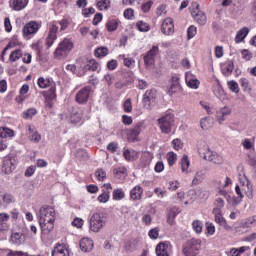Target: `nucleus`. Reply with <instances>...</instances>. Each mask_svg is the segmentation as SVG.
Returning a JSON list of instances; mask_svg holds the SVG:
<instances>
[{
  "label": "nucleus",
  "mask_w": 256,
  "mask_h": 256,
  "mask_svg": "<svg viewBox=\"0 0 256 256\" xmlns=\"http://www.w3.org/2000/svg\"><path fill=\"white\" fill-rule=\"evenodd\" d=\"M39 225L43 233H51L55 228V217L57 213L55 209L50 206H43L40 208Z\"/></svg>",
  "instance_id": "obj_1"
},
{
  "label": "nucleus",
  "mask_w": 256,
  "mask_h": 256,
  "mask_svg": "<svg viewBox=\"0 0 256 256\" xmlns=\"http://www.w3.org/2000/svg\"><path fill=\"white\" fill-rule=\"evenodd\" d=\"M59 26L60 31H65L67 27H69V22L67 19H63L61 21L53 22L50 24L48 28V34L45 39L46 49H51L55 41H57V31H59Z\"/></svg>",
  "instance_id": "obj_2"
},
{
  "label": "nucleus",
  "mask_w": 256,
  "mask_h": 256,
  "mask_svg": "<svg viewBox=\"0 0 256 256\" xmlns=\"http://www.w3.org/2000/svg\"><path fill=\"white\" fill-rule=\"evenodd\" d=\"M73 39L72 38H64L57 46L54 51L55 59H65L71 51H73Z\"/></svg>",
  "instance_id": "obj_3"
},
{
  "label": "nucleus",
  "mask_w": 256,
  "mask_h": 256,
  "mask_svg": "<svg viewBox=\"0 0 256 256\" xmlns=\"http://www.w3.org/2000/svg\"><path fill=\"white\" fill-rule=\"evenodd\" d=\"M157 121L161 133H164V135H169V133H171V129H173V125H175V116H173L171 113H167L160 117Z\"/></svg>",
  "instance_id": "obj_4"
},
{
  "label": "nucleus",
  "mask_w": 256,
  "mask_h": 256,
  "mask_svg": "<svg viewBox=\"0 0 256 256\" xmlns=\"http://www.w3.org/2000/svg\"><path fill=\"white\" fill-rule=\"evenodd\" d=\"M201 249V240L192 238L183 244L182 253L184 256H197Z\"/></svg>",
  "instance_id": "obj_5"
},
{
  "label": "nucleus",
  "mask_w": 256,
  "mask_h": 256,
  "mask_svg": "<svg viewBox=\"0 0 256 256\" xmlns=\"http://www.w3.org/2000/svg\"><path fill=\"white\" fill-rule=\"evenodd\" d=\"M103 227H105V219H103L101 214L94 213L90 217V231H93V233H99Z\"/></svg>",
  "instance_id": "obj_6"
},
{
  "label": "nucleus",
  "mask_w": 256,
  "mask_h": 256,
  "mask_svg": "<svg viewBox=\"0 0 256 256\" xmlns=\"http://www.w3.org/2000/svg\"><path fill=\"white\" fill-rule=\"evenodd\" d=\"M91 96V87L86 86L80 89L75 95V101L79 105H86L87 101H89V97Z\"/></svg>",
  "instance_id": "obj_7"
},
{
  "label": "nucleus",
  "mask_w": 256,
  "mask_h": 256,
  "mask_svg": "<svg viewBox=\"0 0 256 256\" xmlns=\"http://www.w3.org/2000/svg\"><path fill=\"white\" fill-rule=\"evenodd\" d=\"M39 31V24L35 21L28 22L22 30L23 37L25 39H31L32 35H35Z\"/></svg>",
  "instance_id": "obj_8"
},
{
  "label": "nucleus",
  "mask_w": 256,
  "mask_h": 256,
  "mask_svg": "<svg viewBox=\"0 0 256 256\" xmlns=\"http://www.w3.org/2000/svg\"><path fill=\"white\" fill-rule=\"evenodd\" d=\"M1 171L5 173V175H11V173L15 171V158L6 156L3 159Z\"/></svg>",
  "instance_id": "obj_9"
},
{
  "label": "nucleus",
  "mask_w": 256,
  "mask_h": 256,
  "mask_svg": "<svg viewBox=\"0 0 256 256\" xmlns=\"http://www.w3.org/2000/svg\"><path fill=\"white\" fill-rule=\"evenodd\" d=\"M204 159L214 163L215 165H223V162L225 161L223 156L219 155L217 152L211 151L210 149L205 152Z\"/></svg>",
  "instance_id": "obj_10"
},
{
  "label": "nucleus",
  "mask_w": 256,
  "mask_h": 256,
  "mask_svg": "<svg viewBox=\"0 0 256 256\" xmlns=\"http://www.w3.org/2000/svg\"><path fill=\"white\" fill-rule=\"evenodd\" d=\"M159 53V47L153 46L147 53L144 55V63L146 67H151V65L155 64V57Z\"/></svg>",
  "instance_id": "obj_11"
},
{
  "label": "nucleus",
  "mask_w": 256,
  "mask_h": 256,
  "mask_svg": "<svg viewBox=\"0 0 256 256\" xmlns=\"http://www.w3.org/2000/svg\"><path fill=\"white\" fill-rule=\"evenodd\" d=\"M163 35H173L175 32V24L171 18H165L161 25Z\"/></svg>",
  "instance_id": "obj_12"
},
{
  "label": "nucleus",
  "mask_w": 256,
  "mask_h": 256,
  "mask_svg": "<svg viewBox=\"0 0 256 256\" xmlns=\"http://www.w3.org/2000/svg\"><path fill=\"white\" fill-rule=\"evenodd\" d=\"M231 108L228 106H224L222 108H220L217 112H216V121L217 123H219V125H223V123H225L226 121V117L228 115H231Z\"/></svg>",
  "instance_id": "obj_13"
},
{
  "label": "nucleus",
  "mask_w": 256,
  "mask_h": 256,
  "mask_svg": "<svg viewBox=\"0 0 256 256\" xmlns=\"http://www.w3.org/2000/svg\"><path fill=\"white\" fill-rule=\"evenodd\" d=\"M169 251H171V243L161 242L156 246V255L157 256H169Z\"/></svg>",
  "instance_id": "obj_14"
},
{
  "label": "nucleus",
  "mask_w": 256,
  "mask_h": 256,
  "mask_svg": "<svg viewBox=\"0 0 256 256\" xmlns=\"http://www.w3.org/2000/svg\"><path fill=\"white\" fill-rule=\"evenodd\" d=\"M29 5V0H9V7L12 11H23Z\"/></svg>",
  "instance_id": "obj_15"
},
{
  "label": "nucleus",
  "mask_w": 256,
  "mask_h": 256,
  "mask_svg": "<svg viewBox=\"0 0 256 256\" xmlns=\"http://www.w3.org/2000/svg\"><path fill=\"white\" fill-rule=\"evenodd\" d=\"M155 99H157V91L153 89L147 90L143 96L145 107H151V103H155Z\"/></svg>",
  "instance_id": "obj_16"
},
{
  "label": "nucleus",
  "mask_w": 256,
  "mask_h": 256,
  "mask_svg": "<svg viewBox=\"0 0 256 256\" xmlns=\"http://www.w3.org/2000/svg\"><path fill=\"white\" fill-rule=\"evenodd\" d=\"M81 119H83V108L73 107L70 111L71 123H80Z\"/></svg>",
  "instance_id": "obj_17"
},
{
  "label": "nucleus",
  "mask_w": 256,
  "mask_h": 256,
  "mask_svg": "<svg viewBox=\"0 0 256 256\" xmlns=\"http://www.w3.org/2000/svg\"><path fill=\"white\" fill-rule=\"evenodd\" d=\"M26 239L27 237L24 233L14 232L11 234L10 243L19 247V245H23L25 243Z\"/></svg>",
  "instance_id": "obj_18"
},
{
  "label": "nucleus",
  "mask_w": 256,
  "mask_h": 256,
  "mask_svg": "<svg viewBox=\"0 0 256 256\" xmlns=\"http://www.w3.org/2000/svg\"><path fill=\"white\" fill-rule=\"evenodd\" d=\"M141 131H143V122H138L133 128L128 131V137H130L132 141H137V137L141 135Z\"/></svg>",
  "instance_id": "obj_19"
},
{
  "label": "nucleus",
  "mask_w": 256,
  "mask_h": 256,
  "mask_svg": "<svg viewBox=\"0 0 256 256\" xmlns=\"http://www.w3.org/2000/svg\"><path fill=\"white\" fill-rule=\"evenodd\" d=\"M130 199L132 201H141L143 199V188L139 185L130 190Z\"/></svg>",
  "instance_id": "obj_20"
},
{
  "label": "nucleus",
  "mask_w": 256,
  "mask_h": 256,
  "mask_svg": "<svg viewBox=\"0 0 256 256\" xmlns=\"http://www.w3.org/2000/svg\"><path fill=\"white\" fill-rule=\"evenodd\" d=\"M94 243L90 238H82L80 240V249L84 253H89V251H93Z\"/></svg>",
  "instance_id": "obj_21"
},
{
  "label": "nucleus",
  "mask_w": 256,
  "mask_h": 256,
  "mask_svg": "<svg viewBox=\"0 0 256 256\" xmlns=\"http://www.w3.org/2000/svg\"><path fill=\"white\" fill-rule=\"evenodd\" d=\"M28 139L32 141V143H39L41 141V134L35 130V127L29 125L27 129Z\"/></svg>",
  "instance_id": "obj_22"
},
{
  "label": "nucleus",
  "mask_w": 256,
  "mask_h": 256,
  "mask_svg": "<svg viewBox=\"0 0 256 256\" xmlns=\"http://www.w3.org/2000/svg\"><path fill=\"white\" fill-rule=\"evenodd\" d=\"M240 183H242L243 187H247V190H245V194L248 197V199H253V186L247 179V176H243V178H240Z\"/></svg>",
  "instance_id": "obj_23"
},
{
  "label": "nucleus",
  "mask_w": 256,
  "mask_h": 256,
  "mask_svg": "<svg viewBox=\"0 0 256 256\" xmlns=\"http://www.w3.org/2000/svg\"><path fill=\"white\" fill-rule=\"evenodd\" d=\"M52 256H69V249H67V246L60 244L54 248Z\"/></svg>",
  "instance_id": "obj_24"
},
{
  "label": "nucleus",
  "mask_w": 256,
  "mask_h": 256,
  "mask_svg": "<svg viewBox=\"0 0 256 256\" xmlns=\"http://www.w3.org/2000/svg\"><path fill=\"white\" fill-rule=\"evenodd\" d=\"M186 84L190 87V89H197L199 87V80L193 77V74L186 73Z\"/></svg>",
  "instance_id": "obj_25"
},
{
  "label": "nucleus",
  "mask_w": 256,
  "mask_h": 256,
  "mask_svg": "<svg viewBox=\"0 0 256 256\" xmlns=\"http://www.w3.org/2000/svg\"><path fill=\"white\" fill-rule=\"evenodd\" d=\"M213 118L212 117H204L200 120V126L203 131H209L211 127H213Z\"/></svg>",
  "instance_id": "obj_26"
},
{
  "label": "nucleus",
  "mask_w": 256,
  "mask_h": 256,
  "mask_svg": "<svg viewBox=\"0 0 256 256\" xmlns=\"http://www.w3.org/2000/svg\"><path fill=\"white\" fill-rule=\"evenodd\" d=\"M192 17H194L195 21H197L199 25H205V23H207V16L201 11L192 12Z\"/></svg>",
  "instance_id": "obj_27"
},
{
  "label": "nucleus",
  "mask_w": 256,
  "mask_h": 256,
  "mask_svg": "<svg viewBox=\"0 0 256 256\" xmlns=\"http://www.w3.org/2000/svg\"><path fill=\"white\" fill-rule=\"evenodd\" d=\"M221 69H222L223 75H225L226 77H229V75H231V73H233V69H235L233 61L226 62L225 64H223L221 66Z\"/></svg>",
  "instance_id": "obj_28"
},
{
  "label": "nucleus",
  "mask_w": 256,
  "mask_h": 256,
  "mask_svg": "<svg viewBox=\"0 0 256 256\" xmlns=\"http://www.w3.org/2000/svg\"><path fill=\"white\" fill-rule=\"evenodd\" d=\"M205 180V172L203 170H198L194 175L192 180V185H200Z\"/></svg>",
  "instance_id": "obj_29"
},
{
  "label": "nucleus",
  "mask_w": 256,
  "mask_h": 256,
  "mask_svg": "<svg viewBox=\"0 0 256 256\" xmlns=\"http://www.w3.org/2000/svg\"><path fill=\"white\" fill-rule=\"evenodd\" d=\"M124 157L126 161H137V159H139V152L135 150H126L124 151Z\"/></svg>",
  "instance_id": "obj_30"
},
{
  "label": "nucleus",
  "mask_w": 256,
  "mask_h": 256,
  "mask_svg": "<svg viewBox=\"0 0 256 256\" xmlns=\"http://www.w3.org/2000/svg\"><path fill=\"white\" fill-rule=\"evenodd\" d=\"M247 35H249V28L244 27V28L240 29L236 34L235 42L241 43V41H243V39H245V37H247Z\"/></svg>",
  "instance_id": "obj_31"
},
{
  "label": "nucleus",
  "mask_w": 256,
  "mask_h": 256,
  "mask_svg": "<svg viewBox=\"0 0 256 256\" xmlns=\"http://www.w3.org/2000/svg\"><path fill=\"white\" fill-rule=\"evenodd\" d=\"M223 207H225V200H223V198H217L214 201V209L212 212L219 214V212H223Z\"/></svg>",
  "instance_id": "obj_32"
},
{
  "label": "nucleus",
  "mask_w": 256,
  "mask_h": 256,
  "mask_svg": "<svg viewBox=\"0 0 256 256\" xmlns=\"http://www.w3.org/2000/svg\"><path fill=\"white\" fill-rule=\"evenodd\" d=\"M1 139H7L9 137H15V131L7 127L0 128Z\"/></svg>",
  "instance_id": "obj_33"
},
{
  "label": "nucleus",
  "mask_w": 256,
  "mask_h": 256,
  "mask_svg": "<svg viewBox=\"0 0 256 256\" xmlns=\"http://www.w3.org/2000/svg\"><path fill=\"white\" fill-rule=\"evenodd\" d=\"M214 215L215 222L218 223V225H221L222 227H227V221L223 217V212H212Z\"/></svg>",
  "instance_id": "obj_34"
},
{
  "label": "nucleus",
  "mask_w": 256,
  "mask_h": 256,
  "mask_svg": "<svg viewBox=\"0 0 256 256\" xmlns=\"http://www.w3.org/2000/svg\"><path fill=\"white\" fill-rule=\"evenodd\" d=\"M136 27L138 29V31H140L141 33H147V31H150L151 26L149 25V23L140 20L136 23Z\"/></svg>",
  "instance_id": "obj_35"
},
{
  "label": "nucleus",
  "mask_w": 256,
  "mask_h": 256,
  "mask_svg": "<svg viewBox=\"0 0 256 256\" xmlns=\"http://www.w3.org/2000/svg\"><path fill=\"white\" fill-rule=\"evenodd\" d=\"M181 89V84H179V78L178 77H172V83L170 86L169 93H177Z\"/></svg>",
  "instance_id": "obj_36"
},
{
  "label": "nucleus",
  "mask_w": 256,
  "mask_h": 256,
  "mask_svg": "<svg viewBox=\"0 0 256 256\" xmlns=\"http://www.w3.org/2000/svg\"><path fill=\"white\" fill-rule=\"evenodd\" d=\"M20 57H23V50L16 49L13 52H11V54L9 56V61L11 63H15V61H19Z\"/></svg>",
  "instance_id": "obj_37"
},
{
  "label": "nucleus",
  "mask_w": 256,
  "mask_h": 256,
  "mask_svg": "<svg viewBox=\"0 0 256 256\" xmlns=\"http://www.w3.org/2000/svg\"><path fill=\"white\" fill-rule=\"evenodd\" d=\"M182 173H187L189 171V166L191 165V162L189 161V157L187 155H184L180 161Z\"/></svg>",
  "instance_id": "obj_38"
},
{
  "label": "nucleus",
  "mask_w": 256,
  "mask_h": 256,
  "mask_svg": "<svg viewBox=\"0 0 256 256\" xmlns=\"http://www.w3.org/2000/svg\"><path fill=\"white\" fill-rule=\"evenodd\" d=\"M245 251H249L248 246H241L239 248H232L230 250V255L231 256H241V255H243V253H245Z\"/></svg>",
  "instance_id": "obj_39"
},
{
  "label": "nucleus",
  "mask_w": 256,
  "mask_h": 256,
  "mask_svg": "<svg viewBox=\"0 0 256 256\" xmlns=\"http://www.w3.org/2000/svg\"><path fill=\"white\" fill-rule=\"evenodd\" d=\"M99 69V64L95 60H89L84 66L85 71H97Z\"/></svg>",
  "instance_id": "obj_40"
},
{
  "label": "nucleus",
  "mask_w": 256,
  "mask_h": 256,
  "mask_svg": "<svg viewBox=\"0 0 256 256\" xmlns=\"http://www.w3.org/2000/svg\"><path fill=\"white\" fill-rule=\"evenodd\" d=\"M111 5V1L109 0H100L97 2L96 7L99 9V11H107Z\"/></svg>",
  "instance_id": "obj_41"
},
{
  "label": "nucleus",
  "mask_w": 256,
  "mask_h": 256,
  "mask_svg": "<svg viewBox=\"0 0 256 256\" xmlns=\"http://www.w3.org/2000/svg\"><path fill=\"white\" fill-rule=\"evenodd\" d=\"M94 55L98 58L107 57L109 55V49L107 47H99L95 50Z\"/></svg>",
  "instance_id": "obj_42"
},
{
  "label": "nucleus",
  "mask_w": 256,
  "mask_h": 256,
  "mask_svg": "<svg viewBox=\"0 0 256 256\" xmlns=\"http://www.w3.org/2000/svg\"><path fill=\"white\" fill-rule=\"evenodd\" d=\"M50 85H53V81L45 79L43 77H40L38 79V87H40V89H47V87H49Z\"/></svg>",
  "instance_id": "obj_43"
},
{
  "label": "nucleus",
  "mask_w": 256,
  "mask_h": 256,
  "mask_svg": "<svg viewBox=\"0 0 256 256\" xmlns=\"http://www.w3.org/2000/svg\"><path fill=\"white\" fill-rule=\"evenodd\" d=\"M123 199H125V192H123V189H115L113 191V200L121 201Z\"/></svg>",
  "instance_id": "obj_44"
},
{
  "label": "nucleus",
  "mask_w": 256,
  "mask_h": 256,
  "mask_svg": "<svg viewBox=\"0 0 256 256\" xmlns=\"http://www.w3.org/2000/svg\"><path fill=\"white\" fill-rule=\"evenodd\" d=\"M227 87L232 91V93H239V84L235 80H230L227 82Z\"/></svg>",
  "instance_id": "obj_45"
},
{
  "label": "nucleus",
  "mask_w": 256,
  "mask_h": 256,
  "mask_svg": "<svg viewBox=\"0 0 256 256\" xmlns=\"http://www.w3.org/2000/svg\"><path fill=\"white\" fill-rule=\"evenodd\" d=\"M117 27H119V23L115 19L108 21L106 24L107 31L109 32L117 31Z\"/></svg>",
  "instance_id": "obj_46"
},
{
  "label": "nucleus",
  "mask_w": 256,
  "mask_h": 256,
  "mask_svg": "<svg viewBox=\"0 0 256 256\" xmlns=\"http://www.w3.org/2000/svg\"><path fill=\"white\" fill-rule=\"evenodd\" d=\"M213 93H214L215 97H217L218 99H221V97H223V95H225V91L219 84H217L213 87Z\"/></svg>",
  "instance_id": "obj_47"
},
{
  "label": "nucleus",
  "mask_w": 256,
  "mask_h": 256,
  "mask_svg": "<svg viewBox=\"0 0 256 256\" xmlns=\"http://www.w3.org/2000/svg\"><path fill=\"white\" fill-rule=\"evenodd\" d=\"M166 157H167L168 165H170V167H173V165L177 163V154H175L174 152H168Z\"/></svg>",
  "instance_id": "obj_48"
},
{
  "label": "nucleus",
  "mask_w": 256,
  "mask_h": 256,
  "mask_svg": "<svg viewBox=\"0 0 256 256\" xmlns=\"http://www.w3.org/2000/svg\"><path fill=\"white\" fill-rule=\"evenodd\" d=\"M34 115H37V109L29 108L27 111L23 112L24 119H33Z\"/></svg>",
  "instance_id": "obj_49"
},
{
  "label": "nucleus",
  "mask_w": 256,
  "mask_h": 256,
  "mask_svg": "<svg viewBox=\"0 0 256 256\" xmlns=\"http://www.w3.org/2000/svg\"><path fill=\"white\" fill-rule=\"evenodd\" d=\"M192 229H194L195 233H202L203 232V223L199 220H195L192 223Z\"/></svg>",
  "instance_id": "obj_50"
},
{
  "label": "nucleus",
  "mask_w": 256,
  "mask_h": 256,
  "mask_svg": "<svg viewBox=\"0 0 256 256\" xmlns=\"http://www.w3.org/2000/svg\"><path fill=\"white\" fill-rule=\"evenodd\" d=\"M95 177H97L98 181H105V178L107 177V173L103 169H98L95 172Z\"/></svg>",
  "instance_id": "obj_51"
},
{
  "label": "nucleus",
  "mask_w": 256,
  "mask_h": 256,
  "mask_svg": "<svg viewBox=\"0 0 256 256\" xmlns=\"http://www.w3.org/2000/svg\"><path fill=\"white\" fill-rule=\"evenodd\" d=\"M151 7H153V1L149 0L142 4L141 10L143 11V13H149L151 11Z\"/></svg>",
  "instance_id": "obj_52"
},
{
  "label": "nucleus",
  "mask_w": 256,
  "mask_h": 256,
  "mask_svg": "<svg viewBox=\"0 0 256 256\" xmlns=\"http://www.w3.org/2000/svg\"><path fill=\"white\" fill-rule=\"evenodd\" d=\"M104 81H106L108 87H111V85H113V83H115L116 79L113 74H106V75H104Z\"/></svg>",
  "instance_id": "obj_53"
},
{
  "label": "nucleus",
  "mask_w": 256,
  "mask_h": 256,
  "mask_svg": "<svg viewBox=\"0 0 256 256\" xmlns=\"http://www.w3.org/2000/svg\"><path fill=\"white\" fill-rule=\"evenodd\" d=\"M124 111H125V113H131V111H133V105L131 103V98H128L124 102Z\"/></svg>",
  "instance_id": "obj_54"
},
{
  "label": "nucleus",
  "mask_w": 256,
  "mask_h": 256,
  "mask_svg": "<svg viewBox=\"0 0 256 256\" xmlns=\"http://www.w3.org/2000/svg\"><path fill=\"white\" fill-rule=\"evenodd\" d=\"M187 35H188V39H193V37H195V35H197V27L195 26H190L187 30Z\"/></svg>",
  "instance_id": "obj_55"
},
{
  "label": "nucleus",
  "mask_w": 256,
  "mask_h": 256,
  "mask_svg": "<svg viewBox=\"0 0 256 256\" xmlns=\"http://www.w3.org/2000/svg\"><path fill=\"white\" fill-rule=\"evenodd\" d=\"M218 193L222 196L225 197V199H227V201H229V199H231V195H229V192H227V190H225V188L218 186Z\"/></svg>",
  "instance_id": "obj_56"
},
{
  "label": "nucleus",
  "mask_w": 256,
  "mask_h": 256,
  "mask_svg": "<svg viewBox=\"0 0 256 256\" xmlns=\"http://www.w3.org/2000/svg\"><path fill=\"white\" fill-rule=\"evenodd\" d=\"M172 199H176V203H183V200L185 199V192H178L177 195L172 197Z\"/></svg>",
  "instance_id": "obj_57"
},
{
  "label": "nucleus",
  "mask_w": 256,
  "mask_h": 256,
  "mask_svg": "<svg viewBox=\"0 0 256 256\" xmlns=\"http://www.w3.org/2000/svg\"><path fill=\"white\" fill-rule=\"evenodd\" d=\"M150 239H158L159 238V228H153L148 232Z\"/></svg>",
  "instance_id": "obj_58"
},
{
  "label": "nucleus",
  "mask_w": 256,
  "mask_h": 256,
  "mask_svg": "<svg viewBox=\"0 0 256 256\" xmlns=\"http://www.w3.org/2000/svg\"><path fill=\"white\" fill-rule=\"evenodd\" d=\"M82 15L83 17H89L90 15H95V8L90 7V8H85L82 10Z\"/></svg>",
  "instance_id": "obj_59"
},
{
  "label": "nucleus",
  "mask_w": 256,
  "mask_h": 256,
  "mask_svg": "<svg viewBox=\"0 0 256 256\" xmlns=\"http://www.w3.org/2000/svg\"><path fill=\"white\" fill-rule=\"evenodd\" d=\"M99 203H107L109 201V192H103L98 196Z\"/></svg>",
  "instance_id": "obj_60"
},
{
  "label": "nucleus",
  "mask_w": 256,
  "mask_h": 256,
  "mask_svg": "<svg viewBox=\"0 0 256 256\" xmlns=\"http://www.w3.org/2000/svg\"><path fill=\"white\" fill-rule=\"evenodd\" d=\"M240 86L243 88V91H249V80L247 78H241Z\"/></svg>",
  "instance_id": "obj_61"
},
{
  "label": "nucleus",
  "mask_w": 256,
  "mask_h": 256,
  "mask_svg": "<svg viewBox=\"0 0 256 256\" xmlns=\"http://www.w3.org/2000/svg\"><path fill=\"white\" fill-rule=\"evenodd\" d=\"M83 223H85V221H83L81 218H75L72 221L73 227H77V229H81V227H83Z\"/></svg>",
  "instance_id": "obj_62"
},
{
  "label": "nucleus",
  "mask_w": 256,
  "mask_h": 256,
  "mask_svg": "<svg viewBox=\"0 0 256 256\" xmlns=\"http://www.w3.org/2000/svg\"><path fill=\"white\" fill-rule=\"evenodd\" d=\"M251 225H254V227H256V216L248 218L244 223L245 227H251Z\"/></svg>",
  "instance_id": "obj_63"
},
{
  "label": "nucleus",
  "mask_w": 256,
  "mask_h": 256,
  "mask_svg": "<svg viewBox=\"0 0 256 256\" xmlns=\"http://www.w3.org/2000/svg\"><path fill=\"white\" fill-rule=\"evenodd\" d=\"M198 197L199 199L207 201V199H209V192L207 190H199Z\"/></svg>",
  "instance_id": "obj_64"
}]
</instances>
